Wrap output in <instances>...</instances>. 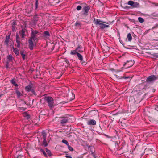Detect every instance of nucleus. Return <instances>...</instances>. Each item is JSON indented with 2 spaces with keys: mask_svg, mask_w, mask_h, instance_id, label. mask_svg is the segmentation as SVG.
Segmentation results:
<instances>
[{
  "mask_svg": "<svg viewBox=\"0 0 158 158\" xmlns=\"http://www.w3.org/2000/svg\"><path fill=\"white\" fill-rule=\"evenodd\" d=\"M11 83L15 86L17 87L18 86V85L16 83L15 79H13L11 80Z\"/></svg>",
  "mask_w": 158,
  "mask_h": 158,
  "instance_id": "20",
  "label": "nucleus"
},
{
  "mask_svg": "<svg viewBox=\"0 0 158 158\" xmlns=\"http://www.w3.org/2000/svg\"><path fill=\"white\" fill-rule=\"evenodd\" d=\"M70 54L72 55H75L76 54L77 56L78 59L81 61H82L83 60V58L82 56L79 53L76 52L75 51H72L70 52Z\"/></svg>",
  "mask_w": 158,
  "mask_h": 158,
  "instance_id": "7",
  "label": "nucleus"
},
{
  "mask_svg": "<svg viewBox=\"0 0 158 158\" xmlns=\"http://www.w3.org/2000/svg\"><path fill=\"white\" fill-rule=\"evenodd\" d=\"M73 98H74V97H75L74 95V96H73Z\"/></svg>",
  "mask_w": 158,
  "mask_h": 158,
  "instance_id": "52",
  "label": "nucleus"
},
{
  "mask_svg": "<svg viewBox=\"0 0 158 158\" xmlns=\"http://www.w3.org/2000/svg\"><path fill=\"white\" fill-rule=\"evenodd\" d=\"M75 25L76 26H78L80 27H81V24L80 23H79L77 22H76L75 23Z\"/></svg>",
  "mask_w": 158,
  "mask_h": 158,
  "instance_id": "29",
  "label": "nucleus"
},
{
  "mask_svg": "<svg viewBox=\"0 0 158 158\" xmlns=\"http://www.w3.org/2000/svg\"><path fill=\"white\" fill-rule=\"evenodd\" d=\"M11 35V33H9L8 35H7L4 41V44L7 46H8L9 45V43L10 41V39Z\"/></svg>",
  "mask_w": 158,
  "mask_h": 158,
  "instance_id": "10",
  "label": "nucleus"
},
{
  "mask_svg": "<svg viewBox=\"0 0 158 158\" xmlns=\"http://www.w3.org/2000/svg\"><path fill=\"white\" fill-rule=\"evenodd\" d=\"M21 27L22 30L19 31V34L20 35V36L21 38L23 39L25 38V36H26V35L25 34V33L27 31L25 28H24L23 26H21Z\"/></svg>",
  "mask_w": 158,
  "mask_h": 158,
  "instance_id": "6",
  "label": "nucleus"
},
{
  "mask_svg": "<svg viewBox=\"0 0 158 158\" xmlns=\"http://www.w3.org/2000/svg\"><path fill=\"white\" fill-rule=\"evenodd\" d=\"M44 100L48 103V105L49 107L52 108L54 107L53 99L52 97L48 96L45 97Z\"/></svg>",
  "mask_w": 158,
  "mask_h": 158,
  "instance_id": "3",
  "label": "nucleus"
},
{
  "mask_svg": "<svg viewBox=\"0 0 158 158\" xmlns=\"http://www.w3.org/2000/svg\"><path fill=\"white\" fill-rule=\"evenodd\" d=\"M23 156V155L20 154L19 155H18L17 156V158H21L22 157V156Z\"/></svg>",
  "mask_w": 158,
  "mask_h": 158,
  "instance_id": "40",
  "label": "nucleus"
},
{
  "mask_svg": "<svg viewBox=\"0 0 158 158\" xmlns=\"http://www.w3.org/2000/svg\"><path fill=\"white\" fill-rule=\"evenodd\" d=\"M158 79V75H152L148 76L147 78L146 81L148 83H153Z\"/></svg>",
  "mask_w": 158,
  "mask_h": 158,
  "instance_id": "4",
  "label": "nucleus"
},
{
  "mask_svg": "<svg viewBox=\"0 0 158 158\" xmlns=\"http://www.w3.org/2000/svg\"><path fill=\"white\" fill-rule=\"evenodd\" d=\"M15 93L18 97H19L22 95V94L20 91L17 90H16Z\"/></svg>",
  "mask_w": 158,
  "mask_h": 158,
  "instance_id": "24",
  "label": "nucleus"
},
{
  "mask_svg": "<svg viewBox=\"0 0 158 158\" xmlns=\"http://www.w3.org/2000/svg\"><path fill=\"white\" fill-rule=\"evenodd\" d=\"M121 78H122V79H127L128 78H130V76L127 77H122Z\"/></svg>",
  "mask_w": 158,
  "mask_h": 158,
  "instance_id": "36",
  "label": "nucleus"
},
{
  "mask_svg": "<svg viewBox=\"0 0 158 158\" xmlns=\"http://www.w3.org/2000/svg\"><path fill=\"white\" fill-rule=\"evenodd\" d=\"M150 150H151V151H152V150L151 149H150Z\"/></svg>",
  "mask_w": 158,
  "mask_h": 158,
  "instance_id": "54",
  "label": "nucleus"
},
{
  "mask_svg": "<svg viewBox=\"0 0 158 158\" xmlns=\"http://www.w3.org/2000/svg\"><path fill=\"white\" fill-rule=\"evenodd\" d=\"M133 64L132 60L127 61L126 62H125L123 65V67H126V68H128L131 67Z\"/></svg>",
  "mask_w": 158,
  "mask_h": 158,
  "instance_id": "8",
  "label": "nucleus"
},
{
  "mask_svg": "<svg viewBox=\"0 0 158 158\" xmlns=\"http://www.w3.org/2000/svg\"><path fill=\"white\" fill-rule=\"evenodd\" d=\"M40 151L41 152H42L43 153L44 156H45V157H47V154H46V152H45V151L42 148H41L40 149Z\"/></svg>",
  "mask_w": 158,
  "mask_h": 158,
  "instance_id": "23",
  "label": "nucleus"
},
{
  "mask_svg": "<svg viewBox=\"0 0 158 158\" xmlns=\"http://www.w3.org/2000/svg\"><path fill=\"white\" fill-rule=\"evenodd\" d=\"M24 51H21L20 52V53L21 55V54H24Z\"/></svg>",
  "mask_w": 158,
  "mask_h": 158,
  "instance_id": "48",
  "label": "nucleus"
},
{
  "mask_svg": "<svg viewBox=\"0 0 158 158\" xmlns=\"http://www.w3.org/2000/svg\"><path fill=\"white\" fill-rule=\"evenodd\" d=\"M59 118L62 119L60 121V123L62 124L66 123L68 122V119L67 118L61 117Z\"/></svg>",
  "mask_w": 158,
  "mask_h": 158,
  "instance_id": "13",
  "label": "nucleus"
},
{
  "mask_svg": "<svg viewBox=\"0 0 158 158\" xmlns=\"http://www.w3.org/2000/svg\"><path fill=\"white\" fill-rule=\"evenodd\" d=\"M35 148L37 150H39V149L40 150V149H41L40 148H38V147Z\"/></svg>",
  "mask_w": 158,
  "mask_h": 158,
  "instance_id": "49",
  "label": "nucleus"
},
{
  "mask_svg": "<svg viewBox=\"0 0 158 158\" xmlns=\"http://www.w3.org/2000/svg\"><path fill=\"white\" fill-rule=\"evenodd\" d=\"M20 109L21 110H23V111H24L25 110V108H24V107H21L20 108Z\"/></svg>",
  "mask_w": 158,
  "mask_h": 158,
  "instance_id": "45",
  "label": "nucleus"
},
{
  "mask_svg": "<svg viewBox=\"0 0 158 158\" xmlns=\"http://www.w3.org/2000/svg\"><path fill=\"white\" fill-rule=\"evenodd\" d=\"M30 91H31L32 93L35 96H36L37 95L36 92H35V91L33 89H31V90H30Z\"/></svg>",
  "mask_w": 158,
  "mask_h": 158,
  "instance_id": "31",
  "label": "nucleus"
},
{
  "mask_svg": "<svg viewBox=\"0 0 158 158\" xmlns=\"http://www.w3.org/2000/svg\"><path fill=\"white\" fill-rule=\"evenodd\" d=\"M26 117L27 118V119H29L30 118V116L29 114H27L26 115Z\"/></svg>",
  "mask_w": 158,
  "mask_h": 158,
  "instance_id": "38",
  "label": "nucleus"
},
{
  "mask_svg": "<svg viewBox=\"0 0 158 158\" xmlns=\"http://www.w3.org/2000/svg\"><path fill=\"white\" fill-rule=\"evenodd\" d=\"M90 9V7L89 6H86L83 7V10L84 12L83 14L85 15H87L88 14V13Z\"/></svg>",
  "mask_w": 158,
  "mask_h": 158,
  "instance_id": "12",
  "label": "nucleus"
},
{
  "mask_svg": "<svg viewBox=\"0 0 158 158\" xmlns=\"http://www.w3.org/2000/svg\"><path fill=\"white\" fill-rule=\"evenodd\" d=\"M114 76L116 77V78L117 79H122V78H121V77H122V76L119 77V76L116 75H114Z\"/></svg>",
  "mask_w": 158,
  "mask_h": 158,
  "instance_id": "33",
  "label": "nucleus"
},
{
  "mask_svg": "<svg viewBox=\"0 0 158 158\" xmlns=\"http://www.w3.org/2000/svg\"><path fill=\"white\" fill-rule=\"evenodd\" d=\"M45 150L47 153L48 155V156H51L52 155V153L51 151L47 148H46Z\"/></svg>",
  "mask_w": 158,
  "mask_h": 158,
  "instance_id": "22",
  "label": "nucleus"
},
{
  "mask_svg": "<svg viewBox=\"0 0 158 158\" xmlns=\"http://www.w3.org/2000/svg\"><path fill=\"white\" fill-rule=\"evenodd\" d=\"M73 51H75L76 52H83V48L81 45H79L76 49Z\"/></svg>",
  "mask_w": 158,
  "mask_h": 158,
  "instance_id": "14",
  "label": "nucleus"
},
{
  "mask_svg": "<svg viewBox=\"0 0 158 158\" xmlns=\"http://www.w3.org/2000/svg\"><path fill=\"white\" fill-rule=\"evenodd\" d=\"M65 157L67 158H71V156L68 155H66Z\"/></svg>",
  "mask_w": 158,
  "mask_h": 158,
  "instance_id": "46",
  "label": "nucleus"
},
{
  "mask_svg": "<svg viewBox=\"0 0 158 158\" xmlns=\"http://www.w3.org/2000/svg\"><path fill=\"white\" fill-rule=\"evenodd\" d=\"M35 9H36L38 6V0H35Z\"/></svg>",
  "mask_w": 158,
  "mask_h": 158,
  "instance_id": "28",
  "label": "nucleus"
},
{
  "mask_svg": "<svg viewBox=\"0 0 158 158\" xmlns=\"http://www.w3.org/2000/svg\"><path fill=\"white\" fill-rule=\"evenodd\" d=\"M46 133L44 131L42 132V136L44 140H46Z\"/></svg>",
  "mask_w": 158,
  "mask_h": 158,
  "instance_id": "17",
  "label": "nucleus"
},
{
  "mask_svg": "<svg viewBox=\"0 0 158 158\" xmlns=\"http://www.w3.org/2000/svg\"><path fill=\"white\" fill-rule=\"evenodd\" d=\"M132 36L130 33L128 34L127 36V39L130 42L132 40Z\"/></svg>",
  "mask_w": 158,
  "mask_h": 158,
  "instance_id": "19",
  "label": "nucleus"
},
{
  "mask_svg": "<svg viewBox=\"0 0 158 158\" xmlns=\"http://www.w3.org/2000/svg\"><path fill=\"white\" fill-rule=\"evenodd\" d=\"M7 58L8 59L9 61H11L13 59V57L12 55H9L7 56Z\"/></svg>",
  "mask_w": 158,
  "mask_h": 158,
  "instance_id": "21",
  "label": "nucleus"
},
{
  "mask_svg": "<svg viewBox=\"0 0 158 158\" xmlns=\"http://www.w3.org/2000/svg\"><path fill=\"white\" fill-rule=\"evenodd\" d=\"M23 104H26L27 105H29V104L28 103H27L26 102H25V101H23Z\"/></svg>",
  "mask_w": 158,
  "mask_h": 158,
  "instance_id": "42",
  "label": "nucleus"
},
{
  "mask_svg": "<svg viewBox=\"0 0 158 158\" xmlns=\"http://www.w3.org/2000/svg\"><path fill=\"white\" fill-rule=\"evenodd\" d=\"M64 61L66 62L67 64H69V61H68V60L67 59H66L65 60H64Z\"/></svg>",
  "mask_w": 158,
  "mask_h": 158,
  "instance_id": "43",
  "label": "nucleus"
},
{
  "mask_svg": "<svg viewBox=\"0 0 158 158\" xmlns=\"http://www.w3.org/2000/svg\"><path fill=\"white\" fill-rule=\"evenodd\" d=\"M93 22L96 25H100V28L101 29H103L105 28L109 27V25L102 23H106L100 19L94 18Z\"/></svg>",
  "mask_w": 158,
  "mask_h": 158,
  "instance_id": "2",
  "label": "nucleus"
},
{
  "mask_svg": "<svg viewBox=\"0 0 158 158\" xmlns=\"http://www.w3.org/2000/svg\"><path fill=\"white\" fill-rule=\"evenodd\" d=\"M153 56L154 57H155L157 58H158V55H157V54H153Z\"/></svg>",
  "mask_w": 158,
  "mask_h": 158,
  "instance_id": "44",
  "label": "nucleus"
},
{
  "mask_svg": "<svg viewBox=\"0 0 158 158\" xmlns=\"http://www.w3.org/2000/svg\"><path fill=\"white\" fill-rule=\"evenodd\" d=\"M68 149L70 151H73V148L70 146L69 144L68 145Z\"/></svg>",
  "mask_w": 158,
  "mask_h": 158,
  "instance_id": "30",
  "label": "nucleus"
},
{
  "mask_svg": "<svg viewBox=\"0 0 158 158\" xmlns=\"http://www.w3.org/2000/svg\"><path fill=\"white\" fill-rule=\"evenodd\" d=\"M82 7L81 6H78L76 8V9L77 10H81Z\"/></svg>",
  "mask_w": 158,
  "mask_h": 158,
  "instance_id": "32",
  "label": "nucleus"
},
{
  "mask_svg": "<svg viewBox=\"0 0 158 158\" xmlns=\"http://www.w3.org/2000/svg\"><path fill=\"white\" fill-rule=\"evenodd\" d=\"M13 52L15 53L16 55L18 56L19 54V50L17 48H15L14 47L13 48Z\"/></svg>",
  "mask_w": 158,
  "mask_h": 158,
  "instance_id": "18",
  "label": "nucleus"
},
{
  "mask_svg": "<svg viewBox=\"0 0 158 158\" xmlns=\"http://www.w3.org/2000/svg\"><path fill=\"white\" fill-rule=\"evenodd\" d=\"M139 21L140 23H142L144 21V19L142 17H139L138 18Z\"/></svg>",
  "mask_w": 158,
  "mask_h": 158,
  "instance_id": "26",
  "label": "nucleus"
},
{
  "mask_svg": "<svg viewBox=\"0 0 158 158\" xmlns=\"http://www.w3.org/2000/svg\"><path fill=\"white\" fill-rule=\"evenodd\" d=\"M29 144V143H27V145H28Z\"/></svg>",
  "mask_w": 158,
  "mask_h": 158,
  "instance_id": "53",
  "label": "nucleus"
},
{
  "mask_svg": "<svg viewBox=\"0 0 158 158\" xmlns=\"http://www.w3.org/2000/svg\"><path fill=\"white\" fill-rule=\"evenodd\" d=\"M82 64H83L84 65H85L86 64V62H83L82 63Z\"/></svg>",
  "mask_w": 158,
  "mask_h": 158,
  "instance_id": "50",
  "label": "nucleus"
},
{
  "mask_svg": "<svg viewBox=\"0 0 158 158\" xmlns=\"http://www.w3.org/2000/svg\"><path fill=\"white\" fill-rule=\"evenodd\" d=\"M16 41L17 43V47L18 48H20L21 42L20 41V38L19 37L18 34L17 33H16Z\"/></svg>",
  "mask_w": 158,
  "mask_h": 158,
  "instance_id": "9",
  "label": "nucleus"
},
{
  "mask_svg": "<svg viewBox=\"0 0 158 158\" xmlns=\"http://www.w3.org/2000/svg\"><path fill=\"white\" fill-rule=\"evenodd\" d=\"M43 36L44 38H48L50 36V35L48 31H46L43 32Z\"/></svg>",
  "mask_w": 158,
  "mask_h": 158,
  "instance_id": "15",
  "label": "nucleus"
},
{
  "mask_svg": "<svg viewBox=\"0 0 158 158\" xmlns=\"http://www.w3.org/2000/svg\"><path fill=\"white\" fill-rule=\"evenodd\" d=\"M131 8V7H129V6H126L124 7L125 9H128V10L129 9H130Z\"/></svg>",
  "mask_w": 158,
  "mask_h": 158,
  "instance_id": "41",
  "label": "nucleus"
},
{
  "mask_svg": "<svg viewBox=\"0 0 158 158\" xmlns=\"http://www.w3.org/2000/svg\"><path fill=\"white\" fill-rule=\"evenodd\" d=\"M31 37L28 40L29 48L31 50H32L34 46V42L35 44L39 40L38 36L40 32L38 31L33 30L32 28L31 29Z\"/></svg>",
  "mask_w": 158,
  "mask_h": 158,
  "instance_id": "1",
  "label": "nucleus"
},
{
  "mask_svg": "<svg viewBox=\"0 0 158 158\" xmlns=\"http://www.w3.org/2000/svg\"><path fill=\"white\" fill-rule=\"evenodd\" d=\"M87 123L89 126L94 125L96 124V122L94 119H90L88 120Z\"/></svg>",
  "mask_w": 158,
  "mask_h": 158,
  "instance_id": "11",
  "label": "nucleus"
},
{
  "mask_svg": "<svg viewBox=\"0 0 158 158\" xmlns=\"http://www.w3.org/2000/svg\"><path fill=\"white\" fill-rule=\"evenodd\" d=\"M16 27L15 26H12V31H14L15 30Z\"/></svg>",
  "mask_w": 158,
  "mask_h": 158,
  "instance_id": "35",
  "label": "nucleus"
},
{
  "mask_svg": "<svg viewBox=\"0 0 158 158\" xmlns=\"http://www.w3.org/2000/svg\"><path fill=\"white\" fill-rule=\"evenodd\" d=\"M42 144L45 147H47L48 145V143H47L46 140H43Z\"/></svg>",
  "mask_w": 158,
  "mask_h": 158,
  "instance_id": "25",
  "label": "nucleus"
},
{
  "mask_svg": "<svg viewBox=\"0 0 158 158\" xmlns=\"http://www.w3.org/2000/svg\"><path fill=\"white\" fill-rule=\"evenodd\" d=\"M8 64H9L8 62H7L6 63V67L7 69L9 68V67Z\"/></svg>",
  "mask_w": 158,
  "mask_h": 158,
  "instance_id": "39",
  "label": "nucleus"
},
{
  "mask_svg": "<svg viewBox=\"0 0 158 158\" xmlns=\"http://www.w3.org/2000/svg\"><path fill=\"white\" fill-rule=\"evenodd\" d=\"M21 55L22 57L23 60H25V55L24 54H21Z\"/></svg>",
  "mask_w": 158,
  "mask_h": 158,
  "instance_id": "37",
  "label": "nucleus"
},
{
  "mask_svg": "<svg viewBox=\"0 0 158 158\" xmlns=\"http://www.w3.org/2000/svg\"><path fill=\"white\" fill-rule=\"evenodd\" d=\"M34 20L35 21H37L38 20V17L37 15H35L34 17Z\"/></svg>",
  "mask_w": 158,
  "mask_h": 158,
  "instance_id": "34",
  "label": "nucleus"
},
{
  "mask_svg": "<svg viewBox=\"0 0 158 158\" xmlns=\"http://www.w3.org/2000/svg\"><path fill=\"white\" fill-rule=\"evenodd\" d=\"M2 94H0V98L2 96Z\"/></svg>",
  "mask_w": 158,
  "mask_h": 158,
  "instance_id": "51",
  "label": "nucleus"
},
{
  "mask_svg": "<svg viewBox=\"0 0 158 158\" xmlns=\"http://www.w3.org/2000/svg\"><path fill=\"white\" fill-rule=\"evenodd\" d=\"M62 142L63 143L66 144L67 146L68 145H69L68 142V141L66 140H64V139H63V140H62Z\"/></svg>",
  "mask_w": 158,
  "mask_h": 158,
  "instance_id": "27",
  "label": "nucleus"
},
{
  "mask_svg": "<svg viewBox=\"0 0 158 158\" xmlns=\"http://www.w3.org/2000/svg\"><path fill=\"white\" fill-rule=\"evenodd\" d=\"M12 26H14V25L15 26V25H16L15 22V21L13 22L12 23Z\"/></svg>",
  "mask_w": 158,
  "mask_h": 158,
  "instance_id": "47",
  "label": "nucleus"
},
{
  "mask_svg": "<svg viewBox=\"0 0 158 158\" xmlns=\"http://www.w3.org/2000/svg\"><path fill=\"white\" fill-rule=\"evenodd\" d=\"M33 87V85L31 83H30L28 85L25 87V90L28 92H29L30 91V90L31 89V88H32Z\"/></svg>",
  "mask_w": 158,
  "mask_h": 158,
  "instance_id": "16",
  "label": "nucleus"
},
{
  "mask_svg": "<svg viewBox=\"0 0 158 158\" xmlns=\"http://www.w3.org/2000/svg\"><path fill=\"white\" fill-rule=\"evenodd\" d=\"M127 4L131 6L133 8H139L141 6L139 3L134 2L132 1H129L127 2Z\"/></svg>",
  "mask_w": 158,
  "mask_h": 158,
  "instance_id": "5",
  "label": "nucleus"
}]
</instances>
